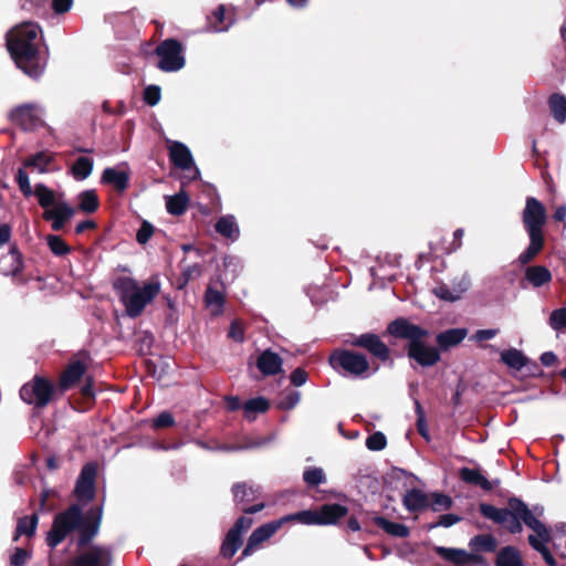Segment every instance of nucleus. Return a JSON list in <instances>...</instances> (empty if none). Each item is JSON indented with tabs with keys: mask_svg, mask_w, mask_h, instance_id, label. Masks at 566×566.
Listing matches in <instances>:
<instances>
[{
	"mask_svg": "<svg viewBox=\"0 0 566 566\" xmlns=\"http://www.w3.org/2000/svg\"><path fill=\"white\" fill-rule=\"evenodd\" d=\"M548 324L556 332L566 328V307L554 310L549 315Z\"/></svg>",
	"mask_w": 566,
	"mask_h": 566,
	"instance_id": "48",
	"label": "nucleus"
},
{
	"mask_svg": "<svg viewBox=\"0 0 566 566\" xmlns=\"http://www.w3.org/2000/svg\"><path fill=\"white\" fill-rule=\"evenodd\" d=\"M102 181L114 186L118 191H124L129 181V172L123 168H106L102 175Z\"/></svg>",
	"mask_w": 566,
	"mask_h": 566,
	"instance_id": "24",
	"label": "nucleus"
},
{
	"mask_svg": "<svg viewBox=\"0 0 566 566\" xmlns=\"http://www.w3.org/2000/svg\"><path fill=\"white\" fill-rule=\"evenodd\" d=\"M290 380L295 387L303 386L307 380V373L303 368H296L292 371Z\"/></svg>",
	"mask_w": 566,
	"mask_h": 566,
	"instance_id": "59",
	"label": "nucleus"
},
{
	"mask_svg": "<svg viewBox=\"0 0 566 566\" xmlns=\"http://www.w3.org/2000/svg\"><path fill=\"white\" fill-rule=\"evenodd\" d=\"M85 371V367L81 361H75L69 365L60 379V385L63 389H67L77 382Z\"/></svg>",
	"mask_w": 566,
	"mask_h": 566,
	"instance_id": "30",
	"label": "nucleus"
},
{
	"mask_svg": "<svg viewBox=\"0 0 566 566\" xmlns=\"http://www.w3.org/2000/svg\"><path fill=\"white\" fill-rule=\"evenodd\" d=\"M175 423L174 417L170 412H161L154 421L156 428L170 427Z\"/></svg>",
	"mask_w": 566,
	"mask_h": 566,
	"instance_id": "60",
	"label": "nucleus"
},
{
	"mask_svg": "<svg viewBox=\"0 0 566 566\" xmlns=\"http://www.w3.org/2000/svg\"><path fill=\"white\" fill-rule=\"evenodd\" d=\"M53 391L54 387L49 380L34 377L21 387L20 397L29 405L43 408L51 401Z\"/></svg>",
	"mask_w": 566,
	"mask_h": 566,
	"instance_id": "7",
	"label": "nucleus"
},
{
	"mask_svg": "<svg viewBox=\"0 0 566 566\" xmlns=\"http://www.w3.org/2000/svg\"><path fill=\"white\" fill-rule=\"evenodd\" d=\"M469 287L470 279L467 274H462L461 276L453 279L451 284L438 283L432 289V293L441 301L453 303L461 300Z\"/></svg>",
	"mask_w": 566,
	"mask_h": 566,
	"instance_id": "12",
	"label": "nucleus"
},
{
	"mask_svg": "<svg viewBox=\"0 0 566 566\" xmlns=\"http://www.w3.org/2000/svg\"><path fill=\"white\" fill-rule=\"evenodd\" d=\"M95 475L96 468L94 464L88 463L83 467L75 486V493L78 500L90 502L94 497Z\"/></svg>",
	"mask_w": 566,
	"mask_h": 566,
	"instance_id": "18",
	"label": "nucleus"
},
{
	"mask_svg": "<svg viewBox=\"0 0 566 566\" xmlns=\"http://www.w3.org/2000/svg\"><path fill=\"white\" fill-rule=\"evenodd\" d=\"M234 501L237 503L249 502L255 499V492L252 486H248L245 483H238L232 488Z\"/></svg>",
	"mask_w": 566,
	"mask_h": 566,
	"instance_id": "44",
	"label": "nucleus"
},
{
	"mask_svg": "<svg viewBox=\"0 0 566 566\" xmlns=\"http://www.w3.org/2000/svg\"><path fill=\"white\" fill-rule=\"evenodd\" d=\"M402 504L407 511L417 512L429 506L430 497L421 490L411 489L405 493Z\"/></svg>",
	"mask_w": 566,
	"mask_h": 566,
	"instance_id": "23",
	"label": "nucleus"
},
{
	"mask_svg": "<svg viewBox=\"0 0 566 566\" xmlns=\"http://www.w3.org/2000/svg\"><path fill=\"white\" fill-rule=\"evenodd\" d=\"M282 358L270 349L264 350L258 358L256 366L263 375H276L282 370Z\"/></svg>",
	"mask_w": 566,
	"mask_h": 566,
	"instance_id": "22",
	"label": "nucleus"
},
{
	"mask_svg": "<svg viewBox=\"0 0 566 566\" xmlns=\"http://www.w3.org/2000/svg\"><path fill=\"white\" fill-rule=\"evenodd\" d=\"M38 522H39V517L36 514L21 517L18 521L15 536L13 539L17 541L18 537L21 535H25L29 537L32 536L36 531Z\"/></svg>",
	"mask_w": 566,
	"mask_h": 566,
	"instance_id": "40",
	"label": "nucleus"
},
{
	"mask_svg": "<svg viewBox=\"0 0 566 566\" xmlns=\"http://www.w3.org/2000/svg\"><path fill=\"white\" fill-rule=\"evenodd\" d=\"M158 67L165 72H176L185 66L184 48L180 42L168 39L156 48Z\"/></svg>",
	"mask_w": 566,
	"mask_h": 566,
	"instance_id": "8",
	"label": "nucleus"
},
{
	"mask_svg": "<svg viewBox=\"0 0 566 566\" xmlns=\"http://www.w3.org/2000/svg\"><path fill=\"white\" fill-rule=\"evenodd\" d=\"M415 409L417 413V429L418 432L424 438L429 439V429L426 420L424 410L419 400H415Z\"/></svg>",
	"mask_w": 566,
	"mask_h": 566,
	"instance_id": "49",
	"label": "nucleus"
},
{
	"mask_svg": "<svg viewBox=\"0 0 566 566\" xmlns=\"http://www.w3.org/2000/svg\"><path fill=\"white\" fill-rule=\"evenodd\" d=\"M548 106L555 120L563 124L566 120V96L559 93L552 94Z\"/></svg>",
	"mask_w": 566,
	"mask_h": 566,
	"instance_id": "31",
	"label": "nucleus"
},
{
	"mask_svg": "<svg viewBox=\"0 0 566 566\" xmlns=\"http://www.w3.org/2000/svg\"><path fill=\"white\" fill-rule=\"evenodd\" d=\"M375 523L391 536L405 538L409 535V528L405 524L391 522L380 516L375 518Z\"/></svg>",
	"mask_w": 566,
	"mask_h": 566,
	"instance_id": "34",
	"label": "nucleus"
},
{
	"mask_svg": "<svg viewBox=\"0 0 566 566\" xmlns=\"http://www.w3.org/2000/svg\"><path fill=\"white\" fill-rule=\"evenodd\" d=\"M348 510L340 504H324L317 510H305L282 517L283 523L297 521L305 525H331L347 514Z\"/></svg>",
	"mask_w": 566,
	"mask_h": 566,
	"instance_id": "6",
	"label": "nucleus"
},
{
	"mask_svg": "<svg viewBox=\"0 0 566 566\" xmlns=\"http://www.w3.org/2000/svg\"><path fill=\"white\" fill-rule=\"evenodd\" d=\"M205 301L212 315H219L222 313L224 304V296L222 292L209 286L206 291Z\"/></svg>",
	"mask_w": 566,
	"mask_h": 566,
	"instance_id": "33",
	"label": "nucleus"
},
{
	"mask_svg": "<svg viewBox=\"0 0 566 566\" xmlns=\"http://www.w3.org/2000/svg\"><path fill=\"white\" fill-rule=\"evenodd\" d=\"M53 160V155L48 151H40L24 160L25 167H32L40 174H44L48 170V166Z\"/></svg>",
	"mask_w": 566,
	"mask_h": 566,
	"instance_id": "39",
	"label": "nucleus"
},
{
	"mask_svg": "<svg viewBox=\"0 0 566 566\" xmlns=\"http://www.w3.org/2000/svg\"><path fill=\"white\" fill-rule=\"evenodd\" d=\"M169 158L171 163L181 170H192V178L199 177V169L196 167L190 149L182 143L167 140Z\"/></svg>",
	"mask_w": 566,
	"mask_h": 566,
	"instance_id": "15",
	"label": "nucleus"
},
{
	"mask_svg": "<svg viewBox=\"0 0 566 566\" xmlns=\"http://www.w3.org/2000/svg\"><path fill=\"white\" fill-rule=\"evenodd\" d=\"M329 360L334 368H342L355 377L368 376L369 363L361 354L343 350L333 354Z\"/></svg>",
	"mask_w": 566,
	"mask_h": 566,
	"instance_id": "9",
	"label": "nucleus"
},
{
	"mask_svg": "<svg viewBox=\"0 0 566 566\" xmlns=\"http://www.w3.org/2000/svg\"><path fill=\"white\" fill-rule=\"evenodd\" d=\"M10 262L9 266L3 265L2 272L6 275H15L22 270V259L21 254L18 252L15 248H11L9 254L7 256Z\"/></svg>",
	"mask_w": 566,
	"mask_h": 566,
	"instance_id": "43",
	"label": "nucleus"
},
{
	"mask_svg": "<svg viewBox=\"0 0 566 566\" xmlns=\"http://www.w3.org/2000/svg\"><path fill=\"white\" fill-rule=\"evenodd\" d=\"M17 182L20 190L25 197L33 195L34 190L31 187L30 179L24 169L20 168L17 172Z\"/></svg>",
	"mask_w": 566,
	"mask_h": 566,
	"instance_id": "53",
	"label": "nucleus"
},
{
	"mask_svg": "<svg viewBox=\"0 0 566 566\" xmlns=\"http://www.w3.org/2000/svg\"><path fill=\"white\" fill-rule=\"evenodd\" d=\"M253 524V520L248 516H241L238 518L235 524L230 528L232 531H237L240 535H243Z\"/></svg>",
	"mask_w": 566,
	"mask_h": 566,
	"instance_id": "58",
	"label": "nucleus"
},
{
	"mask_svg": "<svg viewBox=\"0 0 566 566\" xmlns=\"http://www.w3.org/2000/svg\"><path fill=\"white\" fill-rule=\"evenodd\" d=\"M33 195L38 198L39 205L44 211L51 209L59 202L56 201L54 191L43 184L35 185Z\"/></svg>",
	"mask_w": 566,
	"mask_h": 566,
	"instance_id": "37",
	"label": "nucleus"
},
{
	"mask_svg": "<svg viewBox=\"0 0 566 566\" xmlns=\"http://www.w3.org/2000/svg\"><path fill=\"white\" fill-rule=\"evenodd\" d=\"M461 518L455 514H443L439 517L438 522L429 526L430 530L436 527H450L458 523Z\"/></svg>",
	"mask_w": 566,
	"mask_h": 566,
	"instance_id": "57",
	"label": "nucleus"
},
{
	"mask_svg": "<svg viewBox=\"0 0 566 566\" xmlns=\"http://www.w3.org/2000/svg\"><path fill=\"white\" fill-rule=\"evenodd\" d=\"M189 198L186 192L180 191L175 196H169L166 198V208L169 213L174 216L182 214L188 206Z\"/></svg>",
	"mask_w": 566,
	"mask_h": 566,
	"instance_id": "36",
	"label": "nucleus"
},
{
	"mask_svg": "<svg viewBox=\"0 0 566 566\" xmlns=\"http://www.w3.org/2000/svg\"><path fill=\"white\" fill-rule=\"evenodd\" d=\"M530 244L524 252H522L518 256V261L522 264H528L532 262L536 255L543 250L545 244L544 235L538 234H528Z\"/></svg>",
	"mask_w": 566,
	"mask_h": 566,
	"instance_id": "28",
	"label": "nucleus"
},
{
	"mask_svg": "<svg viewBox=\"0 0 566 566\" xmlns=\"http://www.w3.org/2000/svg\"><path fill=\"white\" fill-rule=\"evenodd\" d=\"M460 478L465 483L480 486L484 491L492 489L491 482L478 469L463 468L460 470Z\"/></svg>",
	"mask_w": 566,
	"mask_h": 566,
	"instance_id": "29",
	"label": "nucleus"
},
{
	"mask_svg": "<svg viewBox=\"0 0 566 566\" xmlns=\"http://www.w3.org/2000/svg\"><path fill=\"white\" fill-rule=\"evenodd\" d=\"M301 400V394L296 390L285 394L279 401V408L290 410L293 409Z\"/></svg>",
	"mask_w": 566,
	"mask_h": 566,
	"instance_id": "52",
	"label": "nucleus"
},
{
	"mask_svg": "<svg viewBox=\"0 0 566 566\" xmlns=\"http://www.w3.org/2000/svg\"><path fill=\"white\" fill-rule=\"evenodd\" d=\"M28 552L23 548H17L12 554L10 562L13 566H23L28 559Z\"/></svg>",
	"mask_w": 566,
	"mask_h": 566,
	"instance_id": "62",
	"label": "nucleus"
},
{
	"mask_svg": "<svg viewBox=\"0 0 566 566\" xmlns=\"http://www.w3.org/2000/svg\"><path fill=\"white\" fill-rule=\"evenodd\" d=\"M434 551L440 557L457 566H467L480 562V558L476 555L470 554L464 549L437 546Z\"/></svg>",
	"mask_w": 566,
	"mask_h": 566,
	"instance_id": "21",
	"label": "nucleus"
},
{
	"mask_svg": "<svg viewBox=\"0 0 566 566\" xmlns=\"http://www.w3.org/2000/svg\"><path fill=\"white\" fill-rule=\"evenodd\" d=\"M46 242H48L50 250L55 255H65L70 252V247L59 235H53V234L48 235Z\"/></svg>",
	"mask_w": 566,
	"mask_h": 566,
	"instance_id": "47",
	"label": "nucleus"
},
{
	"mask_svg": "<svg viewBox=\"0 0 566 566\" xmlns=\"http://www.w3.org/2000/svg\"><path fill=\"white\" fill-rule=\"evenodd\" d=\"M387 331L395 337L408 340V357L420 366L432 367L440 360L439 347L426 343V338L430 335L428 329L411 324L405 318H397L388 325Z\"/></svg>",
	"mask_w": 566,
	"mask_h": 566,
	"instance_id": "4",
	"label": "nucleus"
},
{
	"mask_svg": "<svg viewBox=\"0 0 566 566\" xmlns=\"http://www.w3.org/2000/svg\"><path fill=\"white\" fill-rule=\"evenodd\" d=\"M41 30L33 22L14 27L7 35V46L15 65L28 76L40 77L46 66V54L40 51Z\"/></svg>",
	"mask_w": 566,
	"mask_h": 566,
	"instance_id": "2",
	"label": "nucleus"
},
{
	"mask_svg": "<svg viewBox=\"0 0 566 566\" xmlns=\"http://www.w3.org/2000/svg\"><path fill=\"white\" fill-rule=\"evenodd\" d=\"M348 343L352 346L365 348L381 360H387L389 358V348L376 334L366 333L359 336H354L348 340Z\"/></svg>",
	"mask_w": 566,
	"mask_h": 566,
	"instance_id": "16",
	"label": "nucleus"
},
{
	"mask_svg": "<svg viewBox=\"0 0 566 566\" xmlns=\"http://www.w3.org/2000/svg\"><path fill=\"white\" fill-rule=\"evenodd\" d=\"M10 118L24 130L35 129L43 125V109L38 104H23L11 111Z\"/></svg>",
	"mask_w": 566,
	"mask_h": 566,
	"instance_id": "11",
	"label": "nucleus"
},
{
	"mask_svg": "<svg viewBox=\"0 0 566 566\" xmlns=\"http://www.w3.org/2000/svg\"><path fill=\"white\" fill-rule=\"evenodd\" d=\"M539 360L544 366L551 367L554 366L558 359L553 352H545L541 355Z\"/></svg>",
	"mask_w": 566,
	"mask_h": 566,
	"instance_id": "64",
	"label": "nucleus"
},
{
	"mask_svg": "<svg viewBox=\"0 0 566 566\" xmlns=\"http://www.w3.org/2000/svg\"><path fill=\"white\" fill-rule=\"evenodd\" d=\"M153 234H154L153 226L149 222L144 221L137 231L136 240L138 243L145 244L149 241V239L153 237Z\"/></svg>",
	"mask_w": 566,
	"mask_h": 566,
	"instance_id": "54",
	"label": "nucleus"
},
{
	"mask_svg": "<svg viewBox=\"0 0 566 566\" xmlns=\"http://www.w3.org/2000/svg\"><path fill=\"white\" fill-rule=\"evenodd\" d=\"M269 407V401L263 397L249 399L243 405L244 417L248 420H254L259 413L265 412Z\"/></svg>",
	"mask_w": 566,
	"mask_h": 566,
	"instance_id": "32",
	"label": "nucleus"
},
{
	"mask_svg": "<svg viewBox=\"0 0 566 566\" xmlns=\"http://www.w3.org/2000/svg\"><path fill=\"white\" fill-rule=\"evenodd\" d=\"M495 337V329H479L471 337L470 340L483 345L484 342L491 340Z\"/></svg>",
	"mask_w": 566,
	"mask_h": 566,
	"instance_id": "56",
	"label": "nucleus"
},
{
	"mask_svg": "<svg viewBox=\"0 0 566 566\" xmlns=\"http://www.w3.org/2000/svg\"><path fill=\"white\" fill-rule=\"evenodd\" d=\"M386 436L380 431L374 432L366 439V447L371 451H380L386 448Z\"/></svg>",
	"mask_w": 566,
	"mask_h": 566,
	"instance_id": "50",
	"label": "nucleus"
},
{
	"mask_svg": "<svg viewBox=\"0 0 566 566\" xmlns=\"http://www.w3.org/2000/svg\"><path fill=\"white\" fill-rule=\"evenodd\" d=\"M523 223L527 234L544 235L543 228L546 223V209L534 197H527L523 211Z\"/></svg>",
	"mask_w": 566,
	"mask_h": 566,
	"instance_id": "10",
	"label": "nucleus"
},
{
	"mask_svg": "<svg viewBox=\"0 0 566 566\" xmlns=\"http://www.w3.org/2000/svg\"><path fill=\"white\" fill-rule=\"evenodd\" d=\"M224 12H226L224 6H219L218 9L214 11L213 18H214L216 22L213 24H211V27H210V29L212 31H214V32L227 31L233 23V21H229V23L223 24Z\"/></svg>",
	"mask_w": 566,
	"mask_h": 566,
	"instance_id": "51",
	"label": "nucleus"
},
{
	"mask_svg": "<svg viewBox=\"0 0 566 566\" xmlns=\"http://www.w3.org/2000/svg\"><path fill=\"white\" fill-rule=\"evenodd\" d=\"M144 99L150 106L157 105L158 102L160 101L159 86H156V85L147 86L144 92Z\"/></svg>",
	"mask_w": 566,
	"mask_h": 566,
	"instance_id": "55",
	"label": "nucleus"
},
{
	"mask_svg": "<svg viewBox=\"0 0 566 566\" xmlns=\"http://www.w3.org/2000/svg\"><path fill=\"white\" fill-rule=\"evenodd\" d=\"M524 523L534 534H530V546L539 553L548 566H557V560L551 553L547 544L552 541L548 527L541 522L521 499L512 496L507 500V506L497 509V525L511 534L523 531Z\"/></svg>",
	"mask_w": 566,
	"mask_h": 566,
	"instance_id": "1",
	"label": "nucleus"
},
{
	"mask_svg": "<svg viewBox=\"0 0 566 566\" xmlns=\"http://www.w3.org/2000/svg\"><path fill=\"white\" fill-rule=\"evenodd\" d=\"M78 207L86 213H92L98 208V198L94 190H85L78 195Z\"/></svg>",
	"mask_w": 566,
	"mask_h": 566,
	"instance_id": "41",
	"label": "nucleus"
},
{
	"mask_svg": "<svg viewBox=\"0 0 566 566\" xmlns=\"http://www.w3.org/2000/svg\"><path fill=\"white\" fill-rule=\"evenodd\" d=\"M525 280L534 287H541L552 281V273L544 265H531L525 270Z\"/></svg>",
	"mask_w": 566,
	"mask_h": 566,
	"instance_id": "26",
	"label": "nucleus"
},
{
	"mask_svg": "<svg viewBox=\"0 0 566 566\" xmlns=\"http://www.w3.org/2000/svg\"><path fill=\"white\" fill-rule=\"evenodd\" d=\"M469 331L465 327H455L442 331L436 335V343L440 352H449L458 347L467 337Z\"/></svg>",
	"mask_w": 566,
	"mask_h": 566,
	"instance_id": "20",
	"label": "nucleus"
},
{
	"mask_svg": "<svg viewBox=\"0 0 566 566\" xmlns=\"http://www.w3.org/2000/svg\"><path fill=\"white\" fill-rule=\"evenodd\" d=\"M229 337L239 343L243 342L244 332L242 325L238 321L232 322L229 331Z\"/></svg>",
	"mask_w": 566,
	"mask_h": 566,
	"instance_id": "61",
	"label": "nucleus"
},
{
	"mask_svg": "<svg viewBox=\"0 0 566 566\" xmlns=\"http://www.w3.org/2000/svg\"><path fill=\"white\" fill-rule=\"evenodd\" d=\"M216 231L231 241L239 239L240 230L234 216L227 214L218 219L214 226Z\"/></svg>",
	"mask_w": 566,
	"mask_h": 566,
	"instance_id": "25",
	"label": "nucleus"
},
{
	"mask_svg": "<svg viewBox=\"0 0 566 566\" xmlns=\"http://www.w3.org/2000/svg\"><path fill=\"white\" fill-rule=\"evenodd\" d=\"M497 566H525L520 549L507 545L497 551Z\"/></svg>",
	"mask_w": 566,
	"mask_h": 566,
	"instance_id": "27",
	"label": "nucleus"
},
{
	"mask_svg": "<svg viewBox=\"0 0 566 566\" xmlns=\"http://www.w3.org/2000/svg\"><path fill=\"white\" fill-rule=\"evenodd\" d=\"M102 507H96L82 514L78 505H72L64 512L57 514L53 521L51 530L46 535V544L51 548L62 543L73 531H80L78 545H85L98 532L102 520Z\"/></svg>",
	"mask_w": 566,
	"mask_h": 566,
	"instance_id": "3",
	"label": "nucleus"
},
{
	"mask_svg": "<svg viewBox=\"0 0 566 566\" xmlns=\"http://www.w3.org/2000/svg\"><path fill=\"white\" fill-rule=\"evenodd\" d=\"M470 547L474 552H494L495 539L491 535H478L470 541Z\"/></svg>",
	"mask_w": 566,
	"mask_h": 566,
	"instance_id": "42",
	"label": "nucleus"
},
{
	"mask_svg": "<svg viewBox=\"0 0 566 566\" xmlns=\"http://www.w3.org/2000/svg\"><path fill=\"white\" fill-rule=\"evenodd\" d=\"M283 524L284 523L281 517L276 521H272V522H269L266 524H263V525L256 527L250 535L248 543H247V545L241 554V557L239 559H242V558H245V557L252 555L258 549V547L263 542L271 538L282 527Z\"/></svg>",
	"mask_w": 566,
	"mask_h": 566,
	"instance_id": "14",
	"label": "nucleus"
},
{
	"mask_svg": "<svg viewBox=\"0 0 566 566\" xmlns=\"http://www.w3.org/2000/svg\"><path fill=\"white\" fill-rule=\"evenodd\" d=\"M93 159L88 157H78L71 168V174L75 180L82 181L86 179L93 170Z\"/></svg>",
	"mask_w": 566,
	"mask_h": 566,
	"instance_id": "35",
	"label": "nucleus"
},
{
	"mask_svg": "<svg viewBox=\"0 0 566 566\" xmlns=\"http://www.w3.org/2000/svg\"><path fill=\"white\" fill-rule=\"evenodd\" d=\"M115 289L119 298L130 317H137L142 314L147 304H149L159 293L160 284L151 281L139 286L132 277H120L115 283Z\"/></svg>",
	"mask_w": 566,
	"mask_h": 566,
	"instance_id": "5",
	"label": "nucleus"
},
{
	"mask_svg": "<svg viewBox=\"0 0 566 566\" xmlns=\"http://www.w3.org/2000/svg\"><path fill=\"white\" fill-rule=\"evenodd\" d=\"M304 482L310 486H316L322 483H325L326 476L321 468H308L303 473Z\"/></svg>",
	"mask_w": 566,
	"mask_h": 566,
	"instance_id": "45",
	"label": "nucleus"
},
{
	"mask_svg": "<svg viewBox=\"0 0 566 566\" xmlns=\"http://www.w3.org/2000/svg\"><path fill=\"white\" fill-rule=\"evenodd\" d=\"M429 497H430L429 506L434 512L448 510L452 505V499L446 494L433 492L429 495Z\"/></svg>",
	"mask_w": 566,
	"mask_h": 566,
	"instance_id": "46",
	"label": "nucleus"
},
{
	"mask_svg": "<svg viewBox=\"0 0 566 566\" xmlns=\"http://www.w3.org/2000/svg\"><path fill=\"white\" fill-rule=\"evenodd\" d=\"M500 359L513 374L521 371L523 368L526 369L527 376H535L541 373L539 366L525 356L522 350L516 348L501 352Z\"/></svg>",
	"mask_w": 566,
	"mask_h": 566,
	"instance_id": "13",
	"label": "nucleus"
},
{
	"mask_svg": "<svg viewBox=\"0 0 566 566\" xmlns=\"http://www.w3.org/2000/svg\"><path fill=\"white\" fill-rule=\"evenodd\" d=\"M111 552L106 547L94 546L82 552L70 566H111Z\"/></svg>",
	"mask_w": 566,
	"mask_h": 566,
	"instance_id": "17",
	"label": "nucleus"
},
{
	"mask_svg": "<svg viewBox=\"0 0 566 566\" xmlns=\"http://www.w3.org/2000/svg\"><path fill=\"white\" fill-rule=\"evenodd\" d=\"M242 544V535L237 531L229 530L221 545V554L224 557H232Z\"/></svg>",
	"mask_w": 566,
	"mask_h": 566,
	"instance_id": "38",
	"label": "nucleus"
},
{
	"mask_svg": "<svg viewBox=\"0 0 566 566\" xmlns=\"http://www.w3.org/2000/svg\"><path fill=\"white\" fill-rule=\"evenodd\" d=\"M74 213L75 210L70 205L59 201L54 207L43 212V218L52 222L51 226L54 231H60Z\"/></svg>",
	"mask_w": 566,
	"mask_h": 566,
	"instance_id": "19",
	"label": "nucleus"
},
{
	"mask_svg": "<svg viewBox=\"0 0 566 566\" xmlns=\"http://www.w3.org/2000/svg\"><path fill=\"white\" fill-rule=\"evenodd\" d=\"M73 0H53V9L56 13H64L72 7Z\"/></svg>",
	"mask_w": 566,
	"mask_h": 566,
	"instance_id": "63",
	"label": "nucleus"
}]
</instances>
